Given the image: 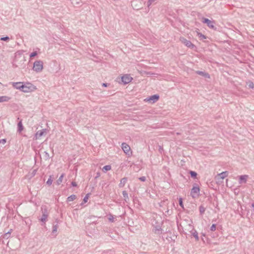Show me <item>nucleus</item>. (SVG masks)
<instances>
[{
	"instance_id": "nucleus-1",
	"label": "nucleus",
	"mask_w": 254,
	"mask_h": 254,
	"mask_svg": "<svg viewBox=\"0 0 254 254\" xmlns=\"http://www.w3.org/2000/svg\"><path fill=\"white\" fill-rule=\"evenodd\" d=\"M36 89V87L34 85L29 82H26L25 83H23V85H21V88L20 91L27 93L34 91Z\"/></svg>"
},
{
	"instance_id": "nucleus-2",
	"label": "nucleus",
	"mask_w": 254,
	"mask_h": 254,
	"mask_svg": "<svg viewBox=\"0 0 254 254\" xmlns=\"http://www.w3.org/2000/svg\"><path fill=\"white\" fill-rule=\"evenodd\" d=\"M43 68V62L39 60L35 61L33 64V70L36 72H41Z\"/></svg>"
},
{
	"instance_id": "nucleus-3",
	"label": "nucleus",
	"mask_w": 254,
	"mask_h": 254,
	"mask_svg": "<svg viewBox=\"0 0 254 254\" xmlns=\"http://www.w3.org/2000/svg\"><path fill=\"white\" fill-rule=\"evenodd\" d=\"M200 189L199 185L194 184L191 188V197L193 198L198 197L199 196Z\"/></svg>"
},
{
	"instance_id": "nucleus-4",
	"label": "nucleus",
	"mask_w": 254,
	"mask_h": 254,
	"mask_svg": "<svg viewBox=\"0 0 254 254\" xmlns=\"http://www.w3.org/2000/svg\"><path fill=\"white\" fill-rule=\"evenodd\" d=\"M41 208L42 211V215L39 220L42 222L45 223L46 221H47L49 213L46 206H42Z\"/></svg>"
},
{
	"instance_id": "nucleus-5",
	"label": "nucleus",
	"mask_w": 254,
	"mask_h": 254,
	"mask_svg": "<svg viewBox=\"0 0 254 254\" xmlns=\"http://www.w3.org/2000/svg\"><path fill=\"white\" fill-rule=\"evenodd\" d=\"M122 148L126 154L129 155V153H131L130 147L126 143L124 142L122 144Z\"/></svg>"
},
{
	"instance_id": "nucleus-6",
	"label": "nucleus",
	"mask_w": 254,
	"mask_h": 254,
	"mask_svg": "<svg viewBox=\"0 0 254 254\" xmlns=\"http://www.w3.org/2000/svg\"><path fill=\"white\" fill-rule=\"evenodd\" d=\"M132 78L128 74H125L122 77V81L125 84H127L129 83Z\"/></svg>"
},
{
	"instance_id": "nucleus-7",
	"label": "nucleus",
	"mask_w": 254,
	"mask_h": 254,
	"mask_svg": "<svg viewBox=\"0 0 254 254\" xmlns=\"http://www.w3.org/2000/svg\"><path fill=\"white\" fill-rule=\"evenodd\" d=\"M239 183L240 184H243L246 183L248 178L249 176L247 175H241L239 177Z\"/></svg>"
},
{
	"instance_id": "nucleus-8",
	"label": "nucleus",
	"mask_w": 254,
	"mask_h": 254,
	"mask_svg": "<svg viewBox=\"0 0 254 254\" xmlns=\"http://www.w3.org/2000/svg\"><path fill=\"white\" fill-rule=\"evenodd\" d=\"M202 22L204 23L207 24V26L209 28H213L214 27V21H211L210 20H209V19H208L207 18H203L202 19Z\"/></svg>"
},
{
	"instance_id": "nucleus-9",
	"label": "nucleus",
	"mask_w": 254,
	"mask_h": 254,
	"mask_svg": "<svg viewBox=\"0 0 254 254\" xmlns=\"http://www.w3.org/2000/svg\"><path fill=\"white\" fill-rule=\"evenodd\" d=\"M46 133V129H43L40 130H38L35 134V139H37L40 138L42 136H43L45 133Z\"/></svg>"
},
{
	"instance_id": "nucleus-10",
	"label": "nucleus",
	"mask_w": 254,
	"mask_h": 254,
	"mask_svg": "<svg viewBox=\"0 0 254 254\" xmlns=\"http://www.w3.org/2000/svg\"><path fill=\"white\" fill-rule=\"evenodd\" d=\"M159 99V96L157 94L153 95L151 96H150L148 99L147 101H152V103H154L157 101Z\"/></svg>"
},
{
	"instance_id": "nucleus-11",
	"label": "nucleus",
	"mask_w": 254,
	"mask_h": 254,
	"mask_svg": "<svg viewBox=\"0 0 254 254\" xmlns=\"http://www.w3.org/2000/svg\"><path fill=\"white\" fill-rule=\"evenodd\" d=\"M180 40L182 43L184 44L188 47H190V41L187 40L184 37H181Z\"/></svg>"
},
{
	"instance_id": "nucleus-12",
	"label": "nucleus",
	"mask_w": 254,
	"mask_h": 254,
	"mask_svg": "<svg viewBox=\"0 0 254 254\" xmlns=\"http://www.w3.org/2000/svg\"><path fill=\"white\" fill-rule=\"evenodd\" d=\"M23 83L22 82H12V85L14 88L20 90L21 85H23Z\"/></svg>"
},
{
	"instance_id": "nucleus-13",
	"label": "nucleus",
	"mask_w": 254,
	"mask_h": 254,
	"mask_svg": "<svg viewBox=\"0 0 254 254\" xmlns=\"http://www.w3.org/2000/svg\"><path fill=\"white\" fill-rule=\"evenodd\" d=\"M12 231V229H10L7 232H5L4 234L1 235V237H2V239L7 240L11 235V233Z\"/></svg>"
},
{
	"instance_id": "nucleus-14",
	"label": "nucleus",
	"mask_w": 254,
	"mask_h": 254,
	"mask_svg": "<svg viewBox=\"0 0 254 254\" xmlns=\"http://www.w3.org/2000/svg\"><path fill=\"white\" fill-rule=\"evenodd\" d=\"M127 181V178L124 177V178H122L120 181V184H119V188H123L125 186V184H126Z\"/></svg>"
},
{
	"instance_id": "nucleus-15",
	"label": "nucleus",
	"mask_w": 254,
	"mask_h": 254,
	"mask_svg": "<svg viewBox=\"0 0 254 254\" xmlns=\"http://www.w3.org/2000/svg\"><path fill=\"white\" fill-rule=\"evenodd\" d=\"M196 73L200 75L204 76L205 78H209V74L206 72L202 71H196Z\"/></svg>"
},
{
	"instance_id": "nucleus-16",
	"label": "nucleus",
	"mask_w": 254,
	"mask_h": 254,
	"mask_svg": "<svg viewBox=\"0 0 254 254\" xmlns=\"http://www.w3.org/2000/svg\"><path fill=\"white\" fill-rule=\"evenodd\" d=\"M58 222H59V221L58 220V219H57L56 221V222L57 223L56 224H54V225H53V230H52V234H55L57 232L58 229L59 228Z\"/></svg>"
},
{
	"instance_id": "nucleus-17",
	"label": "nucleus",
	"mask_w": 254,
	"mask_h": 254,
	"mask_svg": "<svg viewBox=\"0 0 254 254\" xmlns=\"http://www.w3.org/2000/svg\"><path fill=\"white\" fill-rule=\"evenodd\" d=\"M153 231L155 234H160L162 233V229L159 226H156L154 227Z\"/></svg>"
},
{
	"instance_id": "nucleus-18",
	"label": "nucleus",
	"mask_w": 254,
	"mask_h": 254,
	"mask_svg": "<svg viewBox=\"0 0 254 254\" xmlns=\"http://www.w3.org/2000/svg\"><path fill=\"white\" fill-rule=\"evenodd\" d=\"M10 99V98L6 96H0V102H8Z\"/></svg>"
},
{
	"instance_id": "nucleus-19",
	"label": "nucleus",
	"mask_w": 254,
	"mask_h": 254,
	"mask_svg": "<svg viewBox=\"0 0 254 254\" xmlns=\"http://www.w3.org/2000/svg\"><path fill=\"white\" fill-rule=\"evenodd\" d=\"M228 175V173L227 171L223 172L218 175V176L220 177V179L223 180L225 178L227 177Z\"/></svg>"
},
{
	"instance_id": "nucleus-20",
	"label": "nucleus",
	"mask_w": 254,
	"mask_h": 254,
	"mask_svg": "<svg viewBox=\"0 0 254 254\" xmlns=\"http://www.w3.org/2000/svg\"><path fill=\"white\" fill-rule=\"evenodd\" d=\"M17 127H18V131L21 132L22 130H23V125L22 124V120H20L18 122V123L17 124Z\"/></svg>"
},
{
	"instance_id": "nucleus-21",
	"label": "nucleus",
	"mask_w": 254,
	"mask_h": 254,
	"mask_svg": "<svg viewBox=\"0 0 254 254\" xmlns=\"http://www.w3.org/2000/svg\"><path fill=\"white\" fill-rule=\"evenodd\" d=\"M76 198V196L75 194H72L67 198V201H72L75 200Z\"/></svg>"
},
{
	"instance_id": "nucleus-22",
	"label": "nucleus",
	"mask_w": 254,
	"mask_h": 254,
	"mask_svg": "<svg viewBox=\"0 0 254 254\" xmlns=\"http://www.w3.org/2000/svg\"><path fill=\"white\" fill-rule=\"evenodd\" d=\"M111 169V166L110 165H106L103 167L102 168V171L103 172L106 173L108 171H109Z\"/></svg>"
},
{
	"instance_id": "nucleus-23",
	"label": "nucleus",
	"mask_w": 254,
	"mask_h": 254,
	"mask_svg": "<svg viewBox=\"0 0 254 254\" xmlns=\"http://www.w3.org/2000/svg\"><path fill=\"white\" fill-rule=\"evenodd\" d=\"M64 176V174H62L61 176L59 177V178L58 179V180L57 181V184L58 185H59L62 183Z\"/></svg>"
},
{
	"instance_id": "nucleus-24",
	"label": "nucleus",
	"mask_w": 254,
	"mask_h": 254,
	"mask_svg": "<svg viewBox=\"0 0 254 254\" xmlns=\"http://www.w3.org/2000/svg\"><path fill=\"white\" fill-rule=\"evenodd\" d=\"M197 35L200 40L205 39L206 37L200 33L197 32Z\"/></svg>"
},
{
	"instance_id": "nucleus-25",
	"label": "nucleus",
	"mask_w": 254,
	"mask_h": 254,
	"mask_svg": "<svg viewBox=\"0 0 254 254\" xmlns=\"http://www.w3.org/2000/svg\"><path fill=\"white\" fill-rule=\"evenodd\" d=\"M115 217L112 214H110L109 215L108 220L111 222H114L115 221Z\"/></svg>"
},
{
	"instance_id": "nucleus-26",
	"label": "nucleus",
	"mask_w": 254,
	"mask_h": 254,
	"mask_svg": "<svg viewBox=\"0 0 254 254\" xmlns=\"http://www.w3.org/2000/svg\"><path fill=\"white\" fill-rule=\"evenodd\" d=\"M122 193H123V195L124 197L125 200H126L128 198V194L126 190L123 191Z\"/></svg>"
},
{
	"instance_id": "nucleus-27",
	"label": "nucleus",
	"mask_w": 254,
	"mask_h": 254,
	"mask_svg": "<svg viewBox=\"0 0 254 254\" xmlns=\"http://www.w3.org/2000/svg\"><path fill=\"white\" fill-rule=\"evenodd\" d=\"M90 195V193H88L86 194L85 196L84 197L83 200V201L84 203H86V202H87V200L88 199V198H89Z\"/></svg>"
},
{
	"instance_id": "nucleus-28",
	"label": "nucleus",
	"mask_w": 254,
	"mask_h": 254,
	"mask_svg": "<svg viewBox=\"0 0 254 254\" xmlns=\"http://www.w3.org/2000/svg\"><path fill=\"white\" fill-rule=\"evenodd\" d=\"M205 210V208L203 206L201 205L199 207V212L201 214H202L203 213H204Z\"/></svg>"
},
{
	"instance_id": "nucleus-29",
	"label": "nucleus",
	"mask_w": 254,
	"mask_h": 254,
	"mask_svg": "<svg viewBox=\"0 0 254 254\" xmlns=\"http://www.w3.org/2000/svg\"><path fill=\"white\" fill-rule=\"evenodd\" d=\"M52 182H53V180L52 179V176H51L50 177V178H49V179L48 180V181H47L46 184L50 186L52 185Z\"/></svg>"
},
{
	"instance_id": "nucleus-30",
	"label": "nucleus",
	"mask_w": 254,
	"mask_h": 254,
	"mask_svg": "<svg viewBox=\"0 0 254 254\" xmlns=\"http://www.w3.org/2000/svg\"><path fill=\"white\" fill-rule=\"evenodd\" d=\"M192 235L194 237L196 241H198L199 240V238L198 236V233L196 231H195L193 233Z\"/></svg>"
},
{
	"instance_id": "nucleus-31",
	"label": "nucleus",
	"mask_w": 254,
	"mask_h": 254,
	"mask_svg": "<svg viewBox=\"0 0 254 254\" xmlns=\"http://www.w3.org/2000/svg\"><path fill=\"white\" fill-rule=\"evenodd\" d=\"M38 53L37 51H34L32 53H31L30 55V58H32L37 55Z\"/></svg>"
},
{
	"instance_id": "nucleus-32",
	"label": "nucleus",
	"mask_w": 254,
	"mask_h": 254,
	"mask_svg": "<svg viewBox=\"0 0 254 254\" xmlns=\"http://www.w3.org/2000/svg\"><path fill=\"white\" fill-rule=\"evenodd\" d=\"M248 85L250 88L253 89L254 88V84L251 81H250L248 83Z\"/></svg>"
},
{
	"instance_id": "nucleus-33",
	"label": "nucleus",
	"mask_w": 254,
	"mask_h": 254,
	"mask_svg": "<svg viewBox=\"0 0 254 254\" xmlns=\"http://www.w3.org/2000/svg\"><path fill=\"white\" fill-rule=\"evenodd\" d=\"M9 37L5 36V37H1L0 40L1 41H7L9 40Z\"/></svg>"
},
{
	"instance_id": "nucleus-34",
	"label": "nucleus",
	"mask_w": 254,
	"mask_h": 254,
	"mask_svg": "<svg viewBox=\"0 0 254 254\" xmlns=\"http://www.w3.org/2000/svg\"><path fill=\"white\" fill-rule=\"evenodd\" d=\"M179 205L182 208H184V205H183V199L182 198H179Z\"/></svg>"
},
{
	"instance_id": "nucleus-35",
	"label": "nucleus",
	"mask_w": 254,
	"mask_h": 254,
	"mask_svg": "<svg viewBox=\"0 0 254 254\" xmlns=\"http://www.w3.org/2000/svg\"><path fill=\"white\" fill-rule=\"evenodd\" d=\"M216 230V225L215 224H212V226L210 227V230L211 231H214Z\"/></svg>"
},
{
	"instance_id": "nucleus-36",
	"label": "nucleus",
	"mask_w": 254,
	"mask_h": 254,
	"mask_svg": "<svg viewBox=\"0 0 254 254\" xmlns=\"http://www.w3.org/2000/svg\"><path fill=\"white\" fill-rule=\"evenodd\" d=\"M197 176V173L195 172L191 171V178H195Z\"/></svg>"
},
{
	"instance_id": "nucleus-37",
	"label": "nucleus",
	"mask_w": 254,
	"mask_h": 254,
	"mask_svg": "<svg viewBox=\"0 0 254 254\" xmlns=\"http://www.w3.org/2000/svg\"><path fill=\"white\" fill-rule=\"evenodd\" d=\"M139 180L142 182H145L146 180V177L144 176L139 178Z\"/></svg>"
},
{
	"instance_id": "nucleus-38",
	"label": "nucleus",
	"mask_w": 254,
	"mask_h": 254,
	"mask_svg": "<svg viewBox=\"0 0 254 254\" xmlns=\"http://www.w3.org/2000/svg\"><path fill=\"white\" fill-rule=\"evenodd\" d=\"M44 153H45V157H46L47 159L49 158V153H48L47 152H46V151H45V152H44Z\"/></svg>"
},
{
	"instance_id": "nucleus-39",
	"label": "nucleus",
	"mask_w": 254,
	"mask_h": 254,
	"mask_svg": "<svg viewBox=\"0 0 254 254\" xmlns=\"http://www.w3.org/2000/svg\"><path fill=\"white\" fill-rule=\"evenodd\" d=\"M100 176V172H97L96 173V175L95 177V179H97L98 178H99V177Z\"/></svg>"
},
{
	"instance_id": "nucleus-40",
	"label": "nucleus",
	"mask_w": 254,
	"mask_h": 254,
	"mask_svg": "<svg viewBox=\"0 0 254 254\" xmlns=\"http://www.w3.org/2000/svg\"><path fill=\"white\" fill-rule=\"evenodd\" d=\"M0 142L2 143V144H4L6 142V139H2L0 140Z\"/></svg>"
},
{
	"instance_id": "nucleus-41",
	"label": "nucleus",
	"mask_w": 254,
	"mask_h": 254,
	"mask_svg": "<svg viewBox=\"0 0 254 254\" xmlns=\"http://www.w3.org/2000/svg\"><path fill=\"white\" fill-rule=\"evenodd\" d=\"M71 184L72 186H73V187L77 186V184H76V182H72Z\"/></svg>"
},
{
	"instance_id": "nucleus-42",
	"label": "nucleus",
	"mask_w": 254,
	"mask_h": 254,
	"mask_svg": "<svg viewBox=\"0 0 254 254\" xmlns=\"http://www.w3.org/2000/svg\"><path fill=\"white\" fill-rule=\"evenodd\" d=\"M108 85V84L107 83H103L102 84V86H104V87H107Z\"/></svg>"
},
{
	"instance_id": "nucleus-43",
	"label": "nucleus",
	"mask_w": 254,
	"mask_h": 254,
	"mask_svg": "<svg viewBox=\"0 0 254 254\" xmlns=\"http://www.w3.org/2000/svg\"><path fill=\"white\" fill-rule=\"evenodd\" d=\"M252 207L253 208V209H254V203L252 204Z\"/></svg>"
},
{
	"instance_id": "nucleus-44",
	"label": "nucleus",
	"mask_w": 254,
	"mask_h": 254,
	"mask_svg": "<svg viewBox=\"0 0 254 254\" xmlns=\"http://www.w3.org/2000/svg\"><path fill=\"white\" fill-rule=\"evenodd\" d=\"M36 170H34L33 171V174H35V173H36Z\"/></svg>"
},
{
	"instance_id": "nucleus-45",
	"label": "nucleus",
	"mask_w": 254,
	"mask_h": 254,
	"mask_svg": "<svg viewBox=\"0 0 254 254\" xmlns=\"http://www.w3.org/2000/svg\"><path fill=\"white\" fill-rule=\"evenodd\" d=\"M191 48H192L194 46L193 44H191Z\"/></svg>"
},
{
	"instance_id": "nucleus-46",
	"label": "nucleus",
	"mask_w": 254,
	"mask_h": 254,
	"mask_svg": "<svg viewBox=\"0 0 254 254\" xmlns=\"http://www.w3.org/2000/svg\"><path fill=\"white\" fill-rule=\"evenodd\" d=\"M189 173L190 174V171L189 172Z\"/></svg>"
}]
</instances>
